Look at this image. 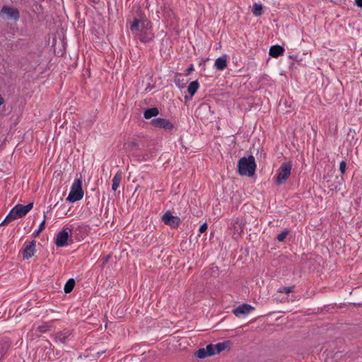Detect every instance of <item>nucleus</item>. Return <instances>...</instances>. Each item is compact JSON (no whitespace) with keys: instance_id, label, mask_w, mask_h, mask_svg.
<instances>
[{"instance_id":"17","label":"nucleus","mask_w":362,"mask_h":362,"mask_svg":"<svg viewBox=\"0 0 362 362\" xmlns=\"http://www.w3.org/2000/svg\"><path fill=\"white\" fill-rule=\"evenodd\" d=\"M122 175L123 173L122 172V170H119L114 175L112 183V189L113 191L115 192L119 188L122 179Z\"/></svg>"},{"instance_id":"40","label":"nucleus","mask_w":362,"mask_h":362,"mask_svg":"<svg viewBox=\"0 0 362 362\" xmlns=\"http://www.w3.org/2000/svg\"><path fill=\"white\" fill-rule=\"evenodd\" d=\"M2 361L1 359H0V361Z\"/></svg>"},{"instance_id":"30","label":"nucleus","mask_w":362,"mask_h":362,"mask_svg":"<svg viewBox=\"0 0 362 362\" xmlns=\"http://www.w3.org/2000/svg\"><path fill=\"white\" fill-rule=\"evenodd\" d=\"M163 14L165 18H170L172 15H173V12L171 11L170 8H165L163 11Z\"/></svg>"},{"instance_id":"29","label":"nucleus","mask_w":362,"mask_h":362,"mask_svg":"<svg viewBox=\"0 0 362 362\" xmlns=\"http://www.w3.org/2000/svg\"><path fill=\"white\" fill-rule=\"evenodd\" d=\"M346 163L345 160H341L339 163V170L341 174H344L346 170Z\"/></svg>"},{"instance_id":"23","label":"nucleus","mask_w":362,"mask_h":362,"mask_svg":"<svg viewBox=\"0 0 362 362\" xmlns=\"http://www.w3.org/2000/svg\"><path fill=\"white\" fill-rule=\"evenodd\" d=\"M45 215H44V219L43 221L40 223V224L38 226V228L37 230H35L32 235L35 238L39 236L40 233L45 229Z\"/></svg>"},{"instance_id":"2","label":"nucleus","mask_w":362,"mask_h":362,"mask_svg":"<svg viewBox=\"0 0 362 362\" xmlns=\"http://www.w3.org/2000/svg\"><path fill=\"white\" fill-rule=\"evenodd\" d=\"M256 166L255 159L252 155L247 158L243 157L238 163V173L242 176L251 177L255 174Z\"/></svg>"},{"instance_id":"7","label":"nucleus","mask_w":362,"mask_h":362,"mask_svg":"<svg viewBox=\"0 0 362 362\" xmlns=\"http://www.w3.org/2000/svg\"><path fill=\"white\" fill-rule=\"evenodd\" d=\"M74 338L73 332L71 329H64L57 332L53 337V340L56 343H62L66 344Z\"/></svg>"},{"instance_id":"21","label":"nucleus","mask_w":362,"mask_h":362,"mask_svg":"<svg viewBox=\"0 0 362 362\" xmlns=\"http://www.w3.org/2000/svg\"><path fill=\"white\" fill-rule=\"evenodd\" d=\"M75 286V280L74 279H69L64 285V291L66 293H69L72 291Z\"/></svg>"},{"instance_id":"27","label":"nucleus","mask_w":362,"mask_h":362,"mask_svg":"<svg viewBox=\"0 0 362 362\" xmlns=\"http://www.w3.org/2000/svg\"><path fill=\"white\" fill-rule=\"evenodd\" d=\"M279 293H290L294 291V286H281L280 287L278 291Z\"/></svg>"},{"instance_id":"19","label":"nucleus","mask_w":362,"mask_h":362,"mask_svg":"<svg viewBox=\"0 0 362 362\" xmlns=\"http://www.w3.org/2000/svg\"><path fill=\"white\" fill-rule=\"evenodd\" d=\"M158 114L159 111L157 107H151L145 110L144 117L145 119H149L153 117H156Z\"/></svg>"},{"instance_id":"34","label":"nucleus","mask_w":362,"mask_h":362,"mask_svg":"<svg viewBox=\"0 0 362 362\" xmlns=\"http://www.w3.org/2000/svg\"><path fill=\"white\" fill-rule=\"evenodd\" d=\"M192 71H194L193 64H190V66L185 70V74L189 75Z\"/></svg>"},{"instance_id":"28","label":"nucleus","mask_w":362,"mask_h":362,"mask_svg":"<svg viewBox=\"0 0 362 362\" xmlns=\"http://www.w3.org/2000/svg\"><path fill=\"white\" fill-rule=\"evenodd\" d=\"M289 231L288 229H284L282 232H281L276 237V239L279 242H283L286 236L288 235Z\"/></svg>"},{"instance_id":"9","label":"nucleus","mask_w":362,"mask_h":362,"mask_svg":"<svg viewBox=\"0 0 362 362\" xmlns=\"http://www.w3.org/2000/svg\"><path fill=\"white\" fill-rule=\"evenodd\" d=\"M162 221L167 226L172 228H177L180 223V218L177 216H173L170 211H167L162 216Z\"/></svg>"},{"instance_id":"25","label":"nucleus","mask_w":362,"mask_h":362,"mask_svg":"<svg viewBox=\"0 0 362 362\" xmlns=\"http://www.w3.org/2000/svg\"><path fill=\"white\" fill-rule=\"evenodd\" d=\"M206 351V348H202V349H199L198 351H197L194 354V355L200 358V359H203V358H205L206 357L208 356V354H207V352Z\"/></svg>"},{"instance_id":"15","label":"nucleus","mask_w":362,"mask_h":362,"mask_svg":"<svg viewBox=\"0 0 362 362\" xmlns=\"http://www.w3.org/2000/svg\"><path fill=\"white\" fill-rule=\"evenodd\" d=\"M228 64L227 56L223 55L217 58L214 62V67L219 71L224 70Z\"/></svg>"},{"instance_id":"1","label":"nucleus","mask_w":362,"mask_h":362,"mask_svg":"<svg viewBox=\"0 0 362 362\" xmlns=\"http://www.w3.org/2000/svg\"><path fill=\"white\" fill-rule=\"evenodd\" d=\"M130 30L135 37L144 44L151 42L154 38L152 23L146 18H134L130 25Z\"/></svg>"},{"instance_id":"10","label":"nucleus","mask_w":362,"mask_h":362,"mask_svg":"<svg viewBox=\"0 0 362 362\" xmlns=\"http://www.w3.org/2000/svg\"><path fill=\"white\" fill-rule=\"evenodd\" d=\"M151 124L155 127L163 129L165 130L171 131L174 129L173 124L170 122V120L164 118L158 117L153 119L151 121Z\"/></svg>"},{"instance_id":"13","label":"nucleus","mask_w":362,"mask_h":362,"mask_svg":"<svg viewBox=\"0 0 362 362\" xmlns=\"http://www.w3.org/2000/svg\"><path fill=\"white\" fill-rule=\"evenodd\" d=\"M124 148L126 151L128 153L129 156H136V151L141 149L139 144L136 140H132L130 141L127 142L124 144Z\"/></svg>"},{"instance_id":"31","label":"nucleus","mask_w":362,"mask_h":362,"mask_svg":"<svg viewBox=\"0 0 362 362\" xmlns=\"http://www.w3.org/2000/svg\"><path fill=\"white\" fill-rule=\"evenodd\" d=\"M10 216V214H8L6 218L4 219V221L0 223V226H4L5 224H7L9 222L13 221V219L12 218H9Z\"/></svg>"},{"instance_id":"20","label":"nucleus","mask_w":362,"mask_h":362,"mask_svg":"<svg viewBox=\"0 0 362 362\" xmlns=\"http://www.w3.org/2000/svg\"><path fill=\"white\" fill-rule=\"evenodd\" d=\"M199 83L198 81L191 82L187 87V92L191 96H193L199 89Z\"/></svg>"},{"instance_id":"16","label":"nucleus","mask_w":362,"mask_h":362,"mask_svg":"<svg viewBox=\"0 0 362 362\" xmlns=\"http://www.w3.org/2000/svg\"><path fill=\"white\" fill-rule=\"evenodd\" d=\"M284 52V48L279 45H273L269 49V55L272 57L277 58L282 55Z\"/></svg>"},{"instance_id":"12","label":"nucleus","mask_w":362,"mask_h":362,"mask_svg":"<svg viewBox=\"0 0 362 362\" xmlns=\"http://www.w3.org/2000/svg\"><path fill=\"white\" fill-rule=\"evenodd\" d=\"M253 310H255L254 307L249 304L244 303L233 309V313L235 316L240 317L250 313Z\"/></svg>"},{"instance_id":"36","label":"nucleus","mask_w":362,"mask_h":362,"mask_svg":"<svg viewBox=\"0 0 362 362\" xmlns=\"http://www.w3.org/2000/svg\"><path fill=\"white\" fill-rule=\"evenodd\" d=\"M110 256H105L103 257V264H107L109 261Z\"/></svg>"},{"instance_id":"11","label":"nucleus","mask_w":362,"mask_h":362,"mask_svg":"<svg viewBox=\"0 0 362 362\" xmlns=\"http://www.w3.org/2000/svg\"><path fill=\"white\" fill-rule=\"evenodd\" d=\"M36 241L33 240L28 243L25 242L23 249V257L24 259L31 258L36 252Z\"/></svg>"},{"instance_id":"24","label":"nucleus","mask_w":362,"mask_h":362,"mask_svg":"<svg viewBox=\"0 0 362 362\" xmlns=\"http://www.w3.org/2000/svg\"><path fill=\"white\" fill-rule=\"evenodd\" d=\"M175 83L180 89H183L186 86V81L184 78L176 77L175 78Z\"/></svg>"},{"instance_id":"3","label":"nucleus","mask_w":362,"mask_h":362,"mask_svg":"<svg viewBox=\"0 0 362 362\" xmlns=\"http://www.w3.org/2000/svg\"><path fill=\"white\" fill-rule=\"evenodd\" d=\"M83 194L84 192L82 189V179L80 177L75 180L73 182L66 200L71 203H74L81 200L83 198Z\"/></svg>"},{"instance_id":"22","label":"nucleus","mask_w":362,"mask_h":362,"mask_svg":"<svg viewBox=\"0 0 362 362\" xmlns=\"http://www.w3.org/2000/svg\"><path fill=\"white\" fill-rule=\"evenodd\" d=\"M262 5L255 4L252 8V12L255 16H260L262 14Z\"/></svg>"},{"instance_id":"38","label":"nucleus","mask_w":362,"mask_h":362,"mask_svg":"<svg viewBox=\"0 0 362 362\" xmlns=\"http://www.w3.org/2000/svg\"><path fill=\"white\" fill-rule=\"evenodd\" d=\"M207 107L206 105H201L200 108H204V107Z\"/></svg>"},{"instance_id":"18","label":"nucleus","mask_w":362,"mask_h":362,"mask_svg":"<svg viewBox=\"0 0 362 362\" xmlns=\"http://www.w3.org/2000/svg\"><path fill=\"white\" fill-rule=\"evenodd\" d=\"M231 341L229 340H226L223 342L217 343L216 344H214L215 349L216 351V354H219L221 351H224L226 349H229L231 345Z\"/></svg>"},{"instance_id":"8","label":"nucleus","mask_w":362,"mask_h":362,"mask_svg":"<svg viewBox=\"0 0 362 362\" xmlns=\"http://www.w3.org/2000/svg\"><path fill=\"white\" fill-rule=\"evenodd\" d=\"M72 230V228L69 227H64L62 230L60 231L55 239V245L57 247H62L68 245V240L69 237V232Z\"/></svg>"},{"instance_id":"37","label":"nucleus","mask_w":362,"mask_h":362,"mask_svg":"<svg viewBox=\"0 0 362 362\" xmlns=\"http://www.w3.org/2000/svg\"><path fill=\"white\" fill-rule=\"evenodd\" d=\"M343 0H331V2L334 3L335 4H339L342 2Z\"/></svg>"},{"instance_id":"39","label":"nucleus","mask_w":362,"mask_h":362,"mask_svg":"<svg viewBox=\"0 0 362 362\" xmlns=\"http://www.w3.org/2000/svg\"><path fill=\"white\" fill-rule=\"evenodd\" d=\"M99 0H93L94 3H98Z\"/></svg>"},{"instance_id":"4","label":"nucleus","mask_w":362,"mask_h":362,"mask_svg":"<svg viewBox=\"0 0 362 362\" xmlns=\"http://www.w3.org/2000/svg\"><path fill=\"white\" fill-rule=\"evenodd\" d=\"M292 163L291 161L283 163L279 170L276 178V184L281 185L284 183L291 175Z\"/></svg>"},{"instance_id":"33","label":"nucleus","mask_w":362,"mask_h":362,"mask_svg":"<svg viewBox=\"0 0 362 362\" xmlns=\"http://www.w3.org/2000/svg\"><path fill=\"white\" fill-rule=\"evenodd\" d=\"M238 225V226L240 227V231L242 232L243 230V226H244V223H243L242 221H240L238 218H237L235 222H234V225Z\"/></svg>"},{"instance_id":"26","label":"nucleus","mask_w":362,"mask_h":362,"mask_svg":"<svg viewBox=\"0 0 362 362\" xmlns=\"http://www.w3.org/2000/svg\"><path fill=\"white\" fill-rule=\"evenodd\" d=\"M206 352H207L208 356H211L214 354H216L215 346H214V344H208L206 346Z\"/></svg>"},{"instance_id":"6","label":"nucleus","mask_w":362,"mask_h":362,"mask_svg":"<svg viewBox=\"0 0 362 362\" xmlns=\"http://www.w3.org/2000/svg\"><path fill=\"white\" fill-rule=\"evenodd\" d=\"M33 207V203L30 202L24 206L20 204H16L8 213L9 218L16 220L19 218L25 216Z\"/></svg>"},{"instance_id":"32","label":"nucleus","mask_w":362,"mask_h":362,"mask_svg":"<svg viewBox=\"0 0 362 362\" xmlns=\"http://www.w3.org/2000/svg\"><path fill=\"white\" fill-rule=\"evenodd\" d=\"M207 228H208V225L206 222L202 223L200 226L199 229V233H204L207 230Z\"/></svg>"},{"instance_id":"14","label":"nucleus","mask_w":362,"mask_h":362,"mask_svg":"<svg viewBox=\"0 0 362 362\" xmlns=\"http://www.w3.org/2000/svg\"><path fill=\"white\" fill-rule=\"evenodd\" d=\"M11 343L8 338H0V359H3L10 348Z\"/></svg>"},{"instance_id":"5","label":"nucleus","mask_w":362,"mask_h":362,"mask_svg":"<svg viewBox=\"0 0 362 362\" xmlns=\"http://www.w3.org/2000/svg\"><path fill=\"white\" fill-rule=\"evenodd\" d=\"M0 17L4 20H13L17 22L19 21L21 15L17 8L4 5L0 10Z\"/></svg>"},{"instance_id":"35","label":"nucleus","mask_w":362,"mask_h":362,"mask_svg":"<svg viewBox=\"0 0 362 362\" xmlns=\"http://www.w3.org/2000/svg\"><path fill=\"white\" fill-rule=\"evenodd\" d=\"M355 4L358 7L362 8V0H355Z\"/></svg>"}]
</instances>
